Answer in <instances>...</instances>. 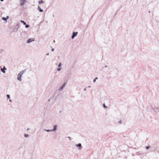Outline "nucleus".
Returning <instances> with one entry per match:
<instances>
[{
  "label": "nucleus",
  "instance_id": "nucleus-4",
  "mask_svg": "<svg viewBox=\"0 0 159 159\" xmlns=\"http://www.w3.org/2000/svg\"><path fill=\"white\" fill-rule=\"evenodd\" d=\"M66 83V82L64 83L63 85L58 89V90L60 91H62L63 89L65 87Z\"/></svg>",
  "mask_w": 159,
  "mask_h": 159
},
{
  "label": "nucleus",
  "instance_id": "nucleus-25",
  "mask_svg": "<svg viewBox=\"0 0 159 159\" xmlns=\"http://www.w3.org/2000/svg\"><path fill=\"white\" fill-rule=\"evenodd\" d=\"M149 148V147H148V146H147V147H146V149H148Z\"/></svg>",
  "mask_w": 159,
  "mask_h": 159
},
{
  "label": "nucleus",
  "instance_id": "nucleus-29",
  "mask_svg": "<svg viewBox=\"0 0 159 159\" xmlns=\"http://www.w3.org/2000/svg\"><path fill=\"white\" fill-rule=\"evenodd\" d=\"M4 0H0V1H1V2H2V1H3Z\"/></svg>",
  "mask_w": 159,
  "mask_h": 159
},
{
  "label": "nucleus",
  "instance_id": "nucleus-30",
  "mask_svg": "<svg viewBox=\"0 0 159 159\" xmlns=\"http://www.w3.org/2000/svg\"><path fill=\"white\" fill-rule=\"evenodd\" d=\"M90 87H91L90 86H89L88 87V88H90Z\"/></svg>",
  "mask_w": 159,
  "mask_h": 159
},
{
  "label": "nucleus",
  "instance_id": "nucleus-3",
  "mask_svg": "<svg viewBox=\"0 0 159 159\" xmlns=\"http://www.w3.org/2000/svg\"><path fill=\"white\" fill-rule=\"evenodd\" d=\"M90 83L91 85L92 86L95 85L97 84V82H96V80H91Z\"/></svg>",
  "mask_w": 159,
  "mask_h": 159
},
{
  "label": "nucleus",
  "instance_id": "nucleus-19",
  "mask_svg": "<svg viewBox=\"0 0 159 159\" xmlns=\"http://www.w3.org/2000/svg\"><path fill=\"white\" fill-rule=\"evenodd\" d=\"M103 106L104 107H105V108H107V107L105 105V103H104L103 104Z\"/></svg>",
  "mask_w": 159,
  "mask_h": 159
},
{
  "label": "nucleus",
  "instance_id": "nucleus-6",
  "mask_svg": "<svg viewBox=\"0 0 159 159\" xmlns=\"http://www.w3.org/2000/svg\"><path fill=\"white\" fill-rule=\"evenodd\" d=\"M78 32H73V34H72V35L71 36V38L72 39H73L77 35V34H78Z\"/></svg>",
  "mask_w": 159,
  "mask_h": 159
},
{
  "label": "nucleus",
  "instance_id": "nucleus-31",
  "mask_svg": "<svg viewBox=\"0 0 159 159\" xmlns=\"http://www.w3.org/2000/svg\"><path fill=\"white\" fill-rule=\"evenodd\" d=\"M9 101L10 102H11V100H9Z\"/></svg>",
  "mask_w": 159,
  "mask_h": 159
},
{
  "label": "nucleus",
  "instance_id": "nucleus-12",
  "mask_svg": "<svg viewBox=\"0 0 159 159\" xmlns=\"http://www.w3.org/2000/svg\"><path fill=\"white\" fill-rule=\"evenodd\" d=\"M75 146H76V147H79V148H78V149H81V143H79L78 144H76Z\"/></svg>",
  "mask_w": 159,
  "mask_h": 159
},
{
  "label": "nucleus",
  "instance_id": "nucleus-2",
  "mask_svg": "<svg viewBox=\"0 0 159 159\" xmlns=\"http://www.w3.org/2000/svg\"><path fill=\"white\" fill-rule=\"evenodd\" d=\"M18 28L19 26L18 25L15 26L12 29V31L14 32H17L18 30Z\"/></svg>",
  "mask_w": 159,
  "mask_h": 159
},
{
  "label": "nucleus",
  "instance_id": "nucleus-22",
  "mask_svg": "<svg viewBox=\"0 0 159 159\" xmlns=\"http://www.w3.org/2000/svg\"><path fill=\"white\" fill-rule=\"evenodd\" d=\"M25 27L26 28H28L30 26L29 25H25Z\"/></svg>",
  "mask_w": 159,
  "mask_h": 159
},
{
  "label": "nucleus",
  "instance_id": "nucleus-15",
  "mask_svg": "<svg viewBox=\"0 0 159 159\" xmlns=\"http://www.w3.org/2000/svg\"><path fill=\"white\" fill-rule=\"evenodd\" d=\"M44 130L46 132H52V129H44Z\"/></svg>",
  "mask_w": 159,
  "mask_h": 159
},
{
  "label": "nucleus",
  "instance_id": "nucleus-28",
  "mask_svg": "<svg viewBox=\"0 0 159 159\" xmlns=\"http://www.w3.org/2000/svg\"><path fill=\"white\" fill-rule=\"evenodd\" d=\"M47 55L48 56L49 55V53H48L47 54Z\"/></svg>",
  "mask_w": 159,
  "mask_h": 159
},
{
  "label": "nucleus",
  "instance_id": "nucleus-21",
  "mask_svg": "<svg viewBox=\"0 0 159 159\" xmlns=\"http://www.w3.org/2000/svg\"><path fill=\"white\" fill-rule=\"evenodd\" d=\"M118 123L119 124H120V125L121 124V123H122V122H121V120H120L118 122Z\"/></svg>",
  "mask_w": 159,
  "mask_h": 159
},
{
  "label": "nucleus",
  "instance_id": "nucleus-26",
  "mask_svg": "<svg viewBox=\"0 0 159 159\" xmlns=\"http://www.w3.org/2000/svg\"><path fill=\"white\" fill-rule=\"evenodd\" d=\"M86 88H85L84 89V91H86Z\"/></svg>",
  "mask_w": 159,
  "mask_h": 159
},
{
  "label": "nucleus",
  "instance_id": "nucleus-16",
  "mask_svg": "<svg viewBox=\"0 0 159 159\" xmlns=\"http://www.w3.org/2000/svg\"><path fill=\"white\" fill-rule=\"evenodd\" d=\"M44 2L42 0L39 1V4H41V3H43Z\"/></svg>",
  "mask_w": 159,
  "mask_h": 159
},
{
  "label": "nucleus",
  "instance_id": "nucleus-17",
  "mask_svg": "<svg viewBox=\"0 0 159 159\" xmlns=\"http://www.w3.org/2000/svg\"><path fill=\"white\" fill-rule=\"evenodd\" d=\"M24 136L25 137H28L29 136V135L27 134H24Z\"/></svg>",
  "mask_w": 159,
  "mask_h": 159
},
{
  "label": "nucleus",
  "instance_id": "nucleus-5",
  "mask_svg": "<svg viewBox=\"0 0 159 159\" xmlns=\"http://www.w3.org/2000/svg\"><path fill=\"white\" fill-rule=\"evenodd\" d=\"M21 6H23L26 2V0H19Z\"/></svg>",
  "mask_w": 159,
  "mask_h": 159
},
{
  "label": "nucleus",
  "instance_id": "nucleus-27",
  "mask_svg": "<svg viewBox=\"0 0 159 159\" xmlns=\"http://www.w3.org/2000/svg\"><path fill=\"white\" fill-rule=\"evenodd\" d=\"M98 78L97 77H96L94 80H97Z\"/></svg>",
  "mask_w": 159,
  "mask_h": 159
},
{
  "label": "nucleus",
  "instance_id": "nucleus-10",
  "mask_svg": "<svg viewBox=\"0 0 159 159\" xmlns=\"http://www.w3.org/2000/svg\"><path fill=\"white\" fill-rule=\"evenodd\" d=\"M9 16H7L6 17H2V19L3 20L6 21L7 22V20L9 19Z\"/></svg>",
  "mask_w": 159,
  "mask_h": 159
},
{
  "label": "nucleus",
  "instance_id": "nucleus-32",
  "mask_svg": "<svg viewBox=\"0 0 159 159\" xmlns=\"http://www.w3.org/2000/svg\"><path fill=\"white\" fill-rule=\"evenodd\" d=\"M27 130H29V129H28Z\"/></svg>",
  "mask_w": 159,
  "mask_h": 159
},
{
  "label": "nucleus",
  "instance_id": "nucleus-8",
  "mask_svg": "<svg viewBox=\"0 0 159 159\" xmlns=\"http://www.w3.org/2000/svg\"><path fill=\"white\" fill-rule=\"evenodd\" d=\"M34 40L33 38L27 40V42L28 43H30L32 41H34Z\"/></svg>",
  "mask_w": 159,
  "mask_h": 159
},
{
  "label": "nucleus",
  "instance_id": "nucleus-14",
  "mask_svg": "<svg viewBox=\"0 0 159 159\" xmlns=\"http://www.w3.org/2000/svg\"><path fill=\"white\" fill-rule=\"evenodd\" d=\"M72 75L71 74L68 75L67 76V79H71L72 78Z\"/></svg>",
  "mask_w": 159,
  "mask_h": 159
},
{
  "label": "nucleus",
  "instance_id": "nucleus-11",
  "mask_svg": "<svg viewBox=\"0 0 159 159\" xmlns=\"http://www.w3.org/2000/svg\"><path fill=\"white\" fill-rule=\"evenodd\" d=\"M38 9L40 12H43V10L41 8L39 5L38 6Z\"/></svg>",
  "mask_w": 159,
  "mask_h": 159
},
{
  "label": "nucleus",
  "instance_id": "nucleus-24",
  "mask_svg": "<svg viewBox=\"0 0 159 159\" xmlns=\"http://www.w3.org/2000/svg\"><path fill=\"white\" fill-rule=\"evenodd\" d=\"M68 138H69V139L70 140H71V138H70V137H68Z\"/></svg>",
  "mask_w": 159,
  "mask_h": 159
},
{
  "label": "nucleus",
  "instance_id": "nucleus-9",
  "mask_svg": "<svg viewBox=\"0 0 159 159\" xmlns=\"http://www.w3.org/2000/svg\"><path fill=\"white\" fill-rule=\"evenodd\" d=\"M57 125H55L53 126V129H52V131H56L57 130Z\"/></svg>",
  "mask_w": 159,
  "mask_h": 159
},
{
  "label": "nucleus",
  "instance_id": "nucleus-13",
  "mask_svg": "<svg viewBox=\"0 0 159 159\" xmlns=\"http://www.w3.org/2000/svg\"><path fill=\"white\" fill-rule=\"evenodd\" d=\"M6 70V67L5 66H4L3 67V69H2V68H1V70L3 73H5V71L4 70Z\"/></svg>",
  "mask_w": 159,
  "mask_h": 159
},
{
  "label": "nucleus",
  "instance_id": "nucleus-20",
  "mask_svg": "<svg viewBox=\"0 0 159 159\" xmlns=\"http://www.w3.org/2000/svg\"><path fill=\"white\" fill-rule=\"evenodd\" d=\"M7 98L8 99L10 98V95H9V94H7Z\"/></svg>",
  "mask_w": 159,
  "mask_h": 159
},
{
  "label": "nucleus",
  "instance_id": "nucleus-23",
  "mask_svg": "<svg viewBox=\"0 0 159 159\" xmlns=\"http://www.w3.org/2000/svg\"><path fill=\"white\" fill-rule=\"evenodd\" d=\"M51 48L52 49V51H54V49L52 47H51Z\"/></svg>",
  "mask_w": 159,
  "mask_h": 159
},
{
  "label": "nucleus",
  "instance_id": "nucleus-18",
  "mask_svg": "<svg viewBox=\"0 0 159 159\" xmlns=\"http://www.w3.org/2000/svg\"><path fill=\"white\" fill-rule=\"evenodd\" d=\"M20 22L23 23L24 25H26V23L24 21L20 20Z\"/></svg>",
  "mask_w": 159,
  "mask_h": 159
},
{
  "label": "nucleus",
  "instance_id": "nucleus-1",
  "mask_svg": "<svg viewBox=\"0 0 159 159\" xmlns=\"http://www.w3.org/2000/svg\"><path fill=\"white\" fill-rule=\"evenodd\" d=\"M26 72V70H24L20 72L17 75V80H21L22 75Z\"/></svg>",
  "mask_w": 159,
  "mask_h": 159
},
{
  "label": "nucleus",
  "instance_id": "nucleus-7",
  "mask_svg": "<svg viewBox=\"0 0 159 159\" xmlns=\"http://www.w3.org/2000/svg\"><path fill=\"white\" fill-rule=\"evenodd\" d=\"M61 63H60L58 65V68L57 69V70L58 71H60L61 70Z\"/></svg>",
  "mask_w": 159,
  "mask_h": 159
}]
</instances>
